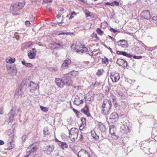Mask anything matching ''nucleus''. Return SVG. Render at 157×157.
I'll return each instance as SVG.
<instances>
[{
    "instance_id": "obj_2",
    "label": "nucleus",
    "mask_w": 157,
    "mask_h": 157,
    "mask_svg": "<svg viewBox=\"0 0 157 157\" xmlns=\"http://www.w3.org/2000/svg\"><path fill=\"white\" fill-rule=\"evenodd\" d=\"M78 132V130L75 128H72L69 130V137L71 141L74 142L77 139Z\"/></svg>"
},
{
    "instance_id": "obj_13",
    "label": "nucleus",
    "mask_w": 157,
    "mask_h": 157,
    "mask_svg": "<svg viewBox=\"0 0 157 157\" xmlns=\"http://www.w3.org/2000/svg\"><path fill=\"white\" fill-rule=\"evenodd\" d=\"M140 17L143 18L148 19L150 18V13L148 10L143 11L140 15Z\"/></svg>"
},
{
    "instance_id": "obj_64",
    "label": "nucleus",
    "mask_w": 157,
    "mask_h": 157,
    "mask_svg": "<svg viewBox=\"0 0 157 157\" xmlns=\"http://www.w3.org/2000/svg\"><path fill=\"white\" fill-rule=\"evenodd\" d=\"M24 65H25H25H26V63H25V62L24 61H22L21 62Z\"/></svg>"
},
{
    "instance_id": "obj_32",
    "label": "nucleus",
    "mask_w": 157,
    "mask_h": 157,
    "mask_svg": "<svg viewBox=\"0 0 157 157\" xmlns=\"http://www.w3.org/2000/svg\"><path fill=\"white\" fill-rule=\"evenodd\" d=\"M43 132L45 135L49 134L50 133V132L48 130L47 127H45L44 128Z\"/></svg>"
},
{
    "instance_id": "obj_37",
    "label": "nucleus",
    "mask_w": 157,
    "mask_h": 157,
    "mask_svg": "<svg viewBox=\"0 0 157 157\" xmlns=\"http://www.w3.org/2000/svg\"><path fill=\"white\" fill-rule=\"evenodd\" d=\"M73 15H76V13H75V12H74L72 13L71 14H69L68 15H67V17H68V16H70V17H69V19H71L74 17V16H73Z\"/></svg>"
},
{
    "instance_id": "obj_38",
    "label": "nucleus",
    "mask_w": 157,
    "mask_h": 157,
    "mask_svg": "<svg viewBox=\"0 0 157 157\" xmlns=\"http://www.w3.org/2000/svg\"><path fill=\"white\" fill-rule=\"evenodd\" d=\"M101 84V82H96L93 85V86L94 87H97L98 86H100Z\"/></svg>"
},
{
    "instance_id": "obj_60",
    "label": "nucleus",
    "mask_w": 157,
    "mask_h": 157,
    "mask_svg": "<svg viewBox=\"0 0 157 157\" xmlns=\"http://www.w3.org/2000/svg\"><path fill=\"white\" fill-rule=\"evenodd\" d=\"M105 47L107 48H108V49H109V50H110V52L112 53L113 52V51H112V49L109 47H107L106 46H105Z\"/></svg>"
},
{
    "instance_id": "obj_54",
    "label": "nucleus",
    "mask_w": 157,
    "mask_h": 157,
    "mask_svg": "<svg viewBox=\"0 0 157 157\" xmlns=\"http://www.w3.org/2000/svg\"><path fill=\"white\" fill-rule=\"evenodd\" d=\"M51 25L52 26H56L57 25V22H52L51 23Z\"/></svg>"
},
{
    "instance_id": "obj_5",
    "label": "nucleus",
    "mask_w": 157,
    "mask_h": 157,
    "mask_svg": "<svg viewBox=\"0 0 157 157\" xmlns=\"http://www.w3.org/2000/svg\"><path fill=\"white\" fill-rule=\"evenodd\" d=\"M6 68L8 73L10 75L14 76L16 74L17 71L15 65H7Z\"/></svg>"
},
{
    "instance_id": "obj_10",
    "label": "nucleus",
    "mask_w": 157,
    "mask_h": 157,
    "mask_svg": "<svg viewBox=\"0 0 157 157\" xmlns=\"http://www.w3.org/2000/svg\"><path fill=\"white\" fill-rule=\"evenodd\" d=\"M118 117V116L117 113L115 112H113L110 115L109 119V121L112 123H114L117 121Z\"/></svg>"
},
{
    "instance_id": "obj_48",
    "label": "nucleus",
    "mask_w": 157,
    "mask_h": 157,
    "mask_svg": "<svg viewBox=\"0 0 157 157\" xmlns=\"http://www.w3.org/2000/svg\"><path fill=\"white\" fill-rule=\"evenodd\" d=\"M76 45H74L73 44L71 46V48L72 50L74 51L76 49Z\"/></svg>"
},
{
    "instance_id": "obj_51",
    "label": "nucleus",
    "mask_w": 157,
    "mask_h": 157,
    "mask_svg": "<svg viewBox=\"0 0 157 157\" xmlns=\"http://www.w3.org/2000/svg\"><path fill=\"white\" fill-rule=\"evenodd\" d=\"M81 121L83 124H85L86 123V119L83 118H81Z\"/></svg>"
},
{
    "instance_id": "obj_24",
    "label": "nucleus",
    "mask_w": 157,
    "mask_h": 157,
    "mask_svg": "<svg viewBox=\"0 0 157 157\" xmlns=\"http://www.w3.org/2000/svg\"><path fill=\"white\" fill-rule=\"evenodd\" d=\"M38 149V148L36 146L33 147L31 146V147H30V148H28L27 150L28 151H29V154H30L32 153L35 152Z\"/></svg>"
},
{
    "instance_id": "obj_55",
    "label": "nucleus",
    "mask_w": 157,
    "mask_h": 157,
    "mask_svg": "<svg viewBox=\"0 0 157 157\" xmlns=\"http://www.w3.org/2000/svg\"><path fill=\"white\" fill-rule=\"evenodd\" d=\"M52 0H44V1L45 2H52Z\"/></svg>"
},
{
    "instance_id": "obj_58",
    "label": "nucleus",
    "mask_w": 157,
    "mask_h": 157,
    "mask_svg": "<svg viewBox=\"0 0 157 157\" xmlns=\"http://www.w3.org/2000/svg\"><path fill=\"white\" fill-rule=\"evenodd\" d=\"M62 14L61 13L58 14L57 15L56 17L58 18H59L61 17Z\"/></svg>"
},
{
    "instance_id": "obj_56",
    "label": "nucleus",
    "mask_w": 157,
    "mask_h": 157,
    "mask_svg": "<svg viewBox=\"0 0 157 157\" xmlns=\"http://www.w3.org/2000/svg\"><path fill=\"white\" fill-rule=\"evenodd\" d=\"M25 25L28 26L30 24L29 21H26L25 23Z\"/></svg>"
},
{
    "instance_id": "obj_4",
    "label": "nucleus",
    "mask_w": 157,
    "mask_h": 157,
    "mask_svg": "<svg viewBox=\"0 0 157 157\" xmlns=\"http://www.w3.org/2000/svg\"><path fill=\"white\" fill-rule=\"evenodd\" d=\"M62 80L65 82L66 85L70 86L72 84L71 78L68 76V73L63 74L61 76Z\"/></svg>"
},
{
    "instance_id": "obj_29",
    "label": "nucleus",
    "mask_w": 157,
    "mask_h": 157,
    "mask_svg": "<svg viewBox=\"0 0 157 157\" xmlns=\"http://www.w3.org/2000/svg\"><path fill=\"white\" fill-rule=\"evenodd\" d=\"M80 101V99L79 98H75L74 101V103L76 105H78L82 103V102Z\"/></svg>"
},
{
    "instance_id": "obj_62",
    "label": "nucleus",
    "mask_w": 157,
    "mask_h": 157,
    "mask_svg": "<svg viewBox=\"0 0 157 157\" xmlns=\"http://www.w3.org/2000/svg\"><path fill=\"white\" fill-rule=\"evenodd\" d=\"M73 111L75 113H78V111L77 110L73 108Z\"/></svg>"
},
{
    "instance_id": "obj_21",
    "label": "nucleus",
    "mask_w": 157,
    "mask_h": 157,
    "mask_svg": "<svg viewBox=\"0 0 157 157\" xmlns=\"http://www.w3.org/2000/svg\"><path fill=\"white\" fill-rule=\"evenodd\" d=\"M7 135L10 137L9 140H11L12 141L14 140V134L13 130L9 129L7 132Z\"/></svg>"
},
{
    "instance_id": "obj_18",
    "label": "nucleus",
    "mask_w": 157,
    "mask_h": 157,
    "mask_svg": "<svg viewBox=\"0 0 157 157\" xmlns=\"http://www.w3.org/2000/svg\"><path fill=\"white\" fill-rule=\"evenodd\" d=\"M71 63V60L70 59H67L63 61V62L61 66L63 69H67L68 66Z\"/></svg>"
},
{
    "instance_id": "obj_30",
    "label": "nucleus",
    "mask_w": 157,
    "mask_h": 157,
    "mask_svg": "<svg viewBox=\"0 0 157 157\" xmlns=\"http://www.w3.org/2000/svg\"><path fill=\"white\" fill-rule=\"evenodd\" d=\"M91 135L93 138L96 140L99 138V137L98 136L94 131H92L91 132Z\"/></svg>"
},
{
    "instance_id": "obj_47",
    "label": "nucleus",
    "mask_w": 157,
    "mask_h": 157,
    "mask_svg": "<svg viewBox=\"0 0 157 157\" xmlns=\"http://www.w3.org/2000/svg\"><path fill=\"white\" fill-rule=\"evenodd\" d=\"M124 52L121 51H117V55H123V53Z\"/></svg>"
},
{
    "instance_id": "obj_12",
    "label": "nucleus",
    "mask_w": 157,
    "mask_h": 157,
    "mask_svg": "<svg viewBox=\"0 0 157 157\" xmlns=\"http://www.w3.org/2000/svg\"><path fill=\"white\" fill-rule=\"evenodd\" d=\"M38 88V85L32 81H31L29 85V88L30 90V92L33 93L35 90Z\"/></svg>"
},
{
    "instance_id": "obj_52",
    "label": "nucleus",
    "mask_w": 157,
    "mask_h": 157,
    "mask_svg": "<svg viewBox=\"0 0 157 157\" xmlns=\"http://www.w3.org/2000/svg\"><path fill=\"white\" fill-rule=\"evenodd\" d=\"M113 3H114V5L116 6H119V3L117 1H114L113 2Z\"/></svg>"
},
{
    "instance_id": "obj_53",
    "label": "nucleus",
    "mask_w": 157,
    "mask_h": 157,
    "mask_svg": "<svg viewBox=\"0 0 157 157\" xmlns=\"http://www.w3.org/2000/svg\"><path fill=\"white\" fill-rule=\"evenodd\" d=\"M30 20L31 22H33L34 21V18L32 16L30 19Z\"/></svg>"
},
{
    "instance_id": "obj_61",
    "label": "nucleus",
    "mask_w": 157,
    "mask_h": 157,
    "mask_svg": "<svg viewBox=\"0 0 157 157\" xmlns=\"http://www.w3.org/2000/svg\"><path fill=\"white\" fill-rule=\"evenodd\" d=\"M4 144V142L3 141L0 140V145H2Z\"/></svg>"
},
{
    "instance_id": "obj_9",
    "label": "nucleus",
    "mask_w": 157,
    "mask_h": 157,
    "mask_svg": "<svg viewBox=\"0 0 157 157\" xmlns=\"http://www.w3.org/2000/svg\"><path fill=\"white\" fill-rule=\"evenodd\" d=\"M109 132L111 134V137L114 139H117L118 138V136L115 135L116 128L114 125H112L109 126Z\"/></svg>"
},
{
    "instance_id": "obj_57",
    "label": "nucleus",
    "mask_w": 157,
    "mask_h": 157,
    "mask_svg": "<svg viewBox=\"0 0 157 157\" xmlns=\"http://www.w3.org/2000/svg\"><path fill=\"white\" fill-rule=\"evenodd\" d=\"M152 20L157 22V16H154L152 18Z\"/></svg>"
},
{
    "instance_id": "obj_35",
    "label": "nucleus",
    "mask_w": 157,
    "mask_h": 157,
    "mask_svg": "<svg viewBox=\"0 0 157 157\" xmlns=\"http://www.w3.org/2000/svg\"><path fill=\"white\" fill-rule=\"evenodd\" d=\"M123 55L128 58H130L132 56L131 55L128 54V53L125 52H124Z\"/></svg>"
},
{
    "instance_id": "obj_25",
    "label": "nucleus",
    "mask_w": 157,
    "mask_h": 157,
    "mask_svg": "<svg viewBox=\"0 0 157 157\" xmlns=\"http://www.w3.org/2000/svg\"><path fill=\"white\" fill-rule=\"evenodd\" d=\"M61 147V148L64 149L65 148H67L68 145L65 142H59L57 143Z\"/></svg>"
},
{
    "instance_id": "obj_27",
    "label": "nucleus",
    "mask_w": 157,
    "mask_h": 157,
    "mask_svg": "<svg viewBox=\"0 0 157 157\" xmlns=\"http://www.w3.org/2000/svg\"><path fill=\"white\" fill-rule=\"evenodd\" d=\"M116 95L121 98L124 99L125 98V96L124 95V93L121 92L116 91Z\"/></svg>"
},
{
    "instance_id": "obj_45",
    "label": "nucleus",
    "mask_w": 157,
    "mask_h": 157,
    "mask_svg": "<svg viewBox=\"0 0 157 157\" xmlns=\"http://www.w3.org/2000/svg\"><path fill=\"white\" fill-rule=\"evenodd\" d=\"M122 106H123L124 105H125V107H124V108H125L126 107L128 106V103L125 102H122Z\"/></svg>"
},
{
    "instance_id": "obj_23",
    "label": "nucleus",
    "mask_w": 157,
    "mask_h": 157,
    "mask_svg": "<svg viewBox=\"0 0 157 157\" xmlns=\"http://www.w3.org/2000/svg\"><path fill=\"white\" fill-rule=\"evenodd\" d=\"M98 128L102 132H104L106 131L105 126L101 123L100 122L98 124Z\"/></svg>"
},
{
    "instance_id": "obj_44",
    "label": "nucleus",
    "mask_w": 157,
    "mask_h": 157,
    "mask_svg": "<svg viewBox=\"0 0 157 157\" xmlns=\"http://www.w3.org/2000/svg\"><path fill=\"white\" fill-rule=\"evenodd\" d=\"M25 66L26 67H31L32 66H33V65L32 64L30 63H26L25 65Z\"/></svg>"
},
{
    "instance_id": "obj_20",
    "label": "nucleus",
    "mask_w": 157,
    "mask_h": 157,
    "mask_svg": "<svg viewBox=\"0 0 157 157\" xmlns=\"http://www.w3.org/2000/svg\"><path fill=\"white\" fill-rule=\"evenodd\" d=\"M81 112L86 115L88 117L90 116L89 107L87 105H86L82 109H81Z\"/></svg>"
},
{
    "instance_id": "obj_8",
    "label": "nucleus",
    "mask_w": 157,
    "mask_h": 157,
    "mask_svg": "<svg viewBox=\"0 0 157 157\" xmlns=\"http://www.w3.org/2000/svg\"><path fill=\"white\" fill-rule=\"evenodd\" d=\"M55 147L52 144L48 145L44 149V152L47 155H49L54 149Z\"/></svg>"
},
{
    "instance_id": "obj_33",
    "label": "nucleus",
    "mask_w": 157,
    "mask_h": 157,
    "mask_svg": "<svg viewBox=\"0 0 157 157\" xmlns=\"http://www.w3.org/2000/svg\"><path fill=\"white\" fill-rule=\"evenodd\" d=\"M96 32L100 36H102L103 34V32L102 31L100 28H98L96 30Z\"/></svg>"
},
{
    "instance_id": "obj_14",
    "label": "nucleus",
    "mask_w": 157,
    "mask_h": 157,
    "mask_svg": "<svg viewBox=\"0 0 157 157\" xmlns=\"http://www.w3.org/2000/svg\"><path fill=\"white\" fill-rule=\"evenodd\" d=\"M117 63L120 66L122 67H126L128 65V63L125 59H118L117 61Z\"/></svg>"
},
{
    "instance_id": "obj_63",
    "label": "nucleus",
    "mask_w": 157,
    "mask_h": 157,
    "mask_svg": "<svg viewBox=\"0 0 157 157\" xmlns=\"http://www.w3.org/2000/svg\"><path fill=\"white\" fill-rule=\"evenodd\" d=\"M59 10L60 12H62L64 10V9L63 8H60L59 9Z\"/></svg>"
},
{
    "instance_id": "obj_26",
    "label": "nucleus",
    "mask_w": 157,
    "mask_h": 157,
    "mask_svg": "<svg viewBox=\"0 0 157 157\" xmlns=\"http://www.w3.org/2000/svg\"><path fill=\"white\" fill-rule=\"evenodd\" d=\"M15 60V59L14 58L10 57H8L6 59V63H13Z\"/></svg>"
},
{
    "instance_id": "obj_1",
    "label": "nucleus",
    "mask_w": 157,
    "mask_h": 157,
    "mask_svg": "<svg viewBox=\"0 0 157 157\" xmlns=\"http://www.w3.org/2000/svg\"><path fill=\"white\" fill-rule=\"evenodd\" d=\"M112 108L111 101L109 100H104L101 106V113L104 115H107L110 113Z\"/></svg>"
},
{
    "instance_id": "obj_22",
    "label": "nucleus",
    "mask_w": 157,
    "mask_h": 157,
    "mask_svg": "<svg viewBox=\"0 0 157 157\" xmlns=\"http://www.w3.org/2000/svg\"><path fill=\"white\" fill-rule=\"evenodd\" d=\"M36 52L35 51H32L30 50L28 52V56L29 58L31 59H34L36 55Z\"/></svg>"
},
{
    "instance_id": "obj_46",
    "label": "nucleus",
    "mask_w": 157,
    "mask_h": 157,
    "mask_svg": "<svg viewBox=\"0 0 157 157\" xmlns=\"http://www.w3.org/2000/svg\"><path fill=\"white\" fill-rule=\"evenodd\" d=\"M3 106H2L0 108V114L3 115L4 114L3 113Z\"/></svg>"
},
{
    "instance_id": "obj_31",
    "label": "nucleus",
    "mask_w": 157,
    "mask_h": 157,
    "mask_svg": "<svg viewBox=\"0 0 157 157\" xmlns=\"http://www.w3.org/2000/svg\"><path fill=\"white\" fill-rule=\"evenodd\" d=\"M55 46L56 47V48L57 49L62 48L63 46V44L61 43L56 44Z\"/></svg>"
},
{
    "instance_id": "obj_59",
    "label": "nucleus",
    "mask_w": 157,
    "mask_h": 157,
    "mask_svg": "<svg viewBox=\"0 0 157 157\" xmlns=\"http://www.w3.org/2000/svg\"><path fill=\"white\" fill-rule=\"evenodd\" d=\"M26 81L25 80V81H23L22 82V85L23 86H25L26 85Z\"/></svg>"
},
{
    "instance_id": "obj_16",
    "label": "nucleus",
    "mask_w": 157,
    "mask_h": 157,
    "mask_svg": "<svg viewBox=\"0 0 157 157\" xmlns=\"http://www.w3.org/2000/svg\"><path fill=\"white\" fill-rule=\"evenodd\" d=\"M62 79L59 78H57L55 79V82L59 87L60 88H63L64 86L65 85V82Z\"/></svg>"
},
{
    "instance_id": "obj_49",
    "label": "nucleus",
    "mask_w": 157,
    "mask_h": 157,
    "mask_svg": "<svg viewBox=\"0 0 157 157\" xmlns=\"http://www.w3.org/2000/svg\"><path fill=\"white\" fill-rule=\"evenodd\" d=\"M76 52L77 53H79L80 54H82L83 53V52L82 50H80L78 49L76 50Z\"/></svg>"
},
{
    "instance_id": "obj_15",
    "label": "nucleus",
    "mask_w": 157,
    "mask_h": 157,
    "mask_svg": "<svg viewBox=\"0 0 157 157\" xmlns=\"http://www.w3.org/2000/svg\"><path fill=\"white\" fill-rule=\"evenodd\" d=\"M117 45L121 48H126L128 47L127 42L125 40H121L118 41L117 42Z\"/></svg>"
},
{
    "instance_id": "obj_43",
    "label": "nucleus",
    "mask_w": 157,
    "mask_h": 157,
    "mask_svg": "<svg viewBox=\"0 0 157 157\" xmlns=\"http://www.w3.org/2000/svg\"><path fill=\"white\" fill-rule=\"evenodd\" d=\"M109 89L108 87L106 86L105 87V93L108 94L109 91Z\"/></svg>"
},
{
    "instance_id": "obj_40",
    "label": "nucleus",
    "mask_w": 157,
    "mask_h": 157,
    "mask_svg": "<svg viewBox=\"0 0 157 157\" xmlns=\"http://www.w3.org/2000/svg\"><path fill=\"white\" fill-rule=\"evenodd\" d=\"M78 140L80 141H83V135L82 134H80L78 137Z\"/></svg>"
},
{
    "instance_id": "obj_39",
    "label": "nucleus",
    "mask_w": 157,
    "mask_h": 157,
    "mask_svg": "<svg viewBox=\"0 0 157 157\" xmlns=\"http://www.w3.org/2000/svg\"><path fill=\"white\" fill-rule=\"evenodd\" d=\"M40 107L41 109L43 111L46 112L48 111V108H47L46 107H45L42 106H40Z\"/></svg>"
},
{
    "instance_id": "obj_50",
    "label": "nucleus",
    "mask_w": 157,
    "mask_h": 157,
    "mask_svg": "<svg viewBox=\"0 0 157 157\" xmlns=\"http://www.w3.org/2000/svg\"><path fill=\"white\" fill-rule=\"evenodd\" d=\"M110 31L113 32L114 33H115L118 31L116 30L113 28H111L110 29Z\"/></svg>"
},
{
    "instance_id": "obj_28",
    "label": "nucleus",
    "mask_w": 157,
    "mask_h": 157,
    "mask_svg": "<svg viewBox=\"0 0 157 157\" xmlns=\"http://www.w3.org/2000/svg\"><path fill=\"white\" fill-rule=\"evenodd\" d=\"M14 140L11 141V140H9L8 143V149H12L13 147H14V145L13 144Z\"/></svg>"
},
{
    "instance_id": "obj_19",
    "label": "nucleus",
    "mask_w": 157,
    "mask_h": 157,
    "mask_svg": "<svg viewBox=\"0 0 157 157\" xmlns=\"http://www.w3.org/2000/svg\"><path fill=\"white\" fill-rule=\"evenodd\" d=\"M24 90V89L21 87H20L15 91L14 96L15 97H17L19 95H22Z\"/></svg>"
},
{
    "instance_id": "obj_7",
    "label": "nucleus",
    "mask_w": 157,
    "mask_h": 157,
    "mask_svg": "<svg viewBox=\"0 0 157 157\" xmlns=\"http://www.w3.org/2000/svg\"><path fill=\"white\" fill-rule=\"evenodd\" d=\"M77 155L78 157H92L88 152L84 149L79 151Z\"/></svg>"
},
{
    "instance_id": "obj_6",
    "label": "nucleus",
    "mask_w": 157,
    "mask_h": 157,
    "mask_svg": "<svg viewBox=\"0 0 157 157\" xmlns=\"http://www.w3.org/2000/svg\"><path fill=\"white\" fill-rule=\"evenodd\" d=\"M131 127L126 123L123 124L121 126V131L124 133L126 134L130 132L131 131Z\"/></svg>"
},
{
    "instance_id": "obj_36",
    "label": "nucleus",
    "mask_w": 157,
    "mask_h": 157,
    "mask_svg": "<svg viewBox=\"0 0 157 157\" xmlns=\"http://www.w3.org/2000/svg\"><path fill=\"white\" fill-rule=\"evenodd\" d=\"M102 62L103 63L107 64L109 63V60L108 58L105 57V59H102Z\"/></svg>"
},
{
    "instance_id": "obj_3",
    "label": "nucleus",
    "mask_w": 157,
    "mask_h": 157,
    "mask_svg": "<svg viewBox=\"0 0 157 157\" xmlns=\"http://www.w3.org/2000/svg\"><path fill=\"white\" fill-rule=\"evenodd\" d=\"M25 5L24 2H17L11 4L10 10L13 11H18L23 7Z\"/></svg>"
},
{
    "instance_id": "obj_42",
    "label": "nucleus",
    "mask_w": 157,
    "mask_h": 157,
    "mask_svg": "<svg viewBox=\"0 0 157 157\" xmlns=\"http://www.w3.org/2000/svg\"><path fill=\"white\" fill-rule=\"evenodd\" d=\"M81 48H82V50L83 52H86L88 51L87 48L86 47H85L84 45L83 46H82Z\"/></svg>"
},
{
    "instance_id": "obj_11",
    "label": "nucleus",
    "mask_w": 157,
    "mask_h": 157,
    "mask_svg": "<svg viewBox=\"0 0 157 157\" xmlns=\"http://www.w3.org/2000/svg\"><path fill=\"white\" fill-rule=\"evenodd\" d=\"M8 115V117L7 119V121L9 123L12 122L15 115V112L13 110V109L10 110Z\"/></svg>"
},
{
    "instance_id": "obj_41",
    "label": "nucleus",
    "mask_w": 157,
    "mask_h": 157,
    "mask_svg": "<svg viewBox=\"0 0 157 157\" xmlns=\"http://www.w3.org/2000/svg\"><path fill=\"white\" fill-rule=\"evenodd\" d=\"M133 58L134 59H140L142 58V56H132Z\"/></svg>"
},
{
    "instance_id": "obj_34",
    "label": "nucleus",
    "mask_w": 157,
    "mask_h": 157,
    "mask_svg": "<svg viewBox=\"0 0 157 157\" xmlns=\"http://www.w3.org/2000/svg\"><path fill=\"white\" fill-rule=\"evenodd\" d=\"M104 71L103 69L98 70L96 74L98 75H101L103 74Z\"/></svg>"
},
{
    "instance_id": "obj_17",
    "label": "nucleus",
    "mask_w": 157,
    "mask_h": 157,
    "mask_svg": "<svg viewBox=\"0 0 157 157\" xmlns=\"http://www.w3.org/2000/svg\"><path fill=\"white\" fill-rule=\"evenodd\" d=\"M110 77L113 82H117L120 79V75L119 74L117 73L113 75H111Z\"/></svg>"
}]
</instances>
